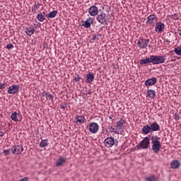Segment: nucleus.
<instances>
[{
    "label": "nucleus",
    "mask_w": 181,
    "mask_h": 181,
    "mask_svg": "<svg viewBox=\"0 0 181 181\" xmlns=\"http://www.w3.org/2000/svg\"><path fill=\"white\" fill-rule=\"evenodd\" d=\"M103 144L105 146H106V148H112L114 145H115V146H118V144L115 142V139H114V137L106 138L104 140Z\"/></svg>",
    "instance_id": "obj_1"
},
{
    "label": "nucleus",
    "mask_w": 181,
    "mask_h": 181,
    "mask_svg": "<svg viewBox=\"0 0 181 181\" xmlns=\"http://www.w3.org/2000/svg\"><path fill=\"white\" fill-rule=\"evenodd\" d=\"M153 136H152L151 141H152V147L151 149L154 152V153H158L160 151V141L158 140H153Z\"/></svg>",
    "instance_id": "obj_2"
},
{
    "label": "nucleus",
    "mask_w": 181,
    "mask_h": 181,
    "mask_svg": "<svg viewBox=\"0 0 181 181\" xmlns=\"http://www.w3.org/2000/svg\"><path fill=\"white\" fill-rule=\"evenodd\" d=\"M96 20L101 25H108V23H107V15L105 13H100L98 14L96 16Z\"/></svg>",
    "instance_id": "obj_3"
},
{
    "label": "nucleus",
    "mask_w": 181,
    "mask_h": 181,
    "mask_svg": "<svg viewBox=\"0 0 181 181\" xmlns=\"http://www.w3.org/2000/svg\"><path fill=\"white\" fill-rule=\"evenodd\" d=\"M149 39L145 40L144 38L140 39L137 42V45L139 49H146L148 47V45H149Z\"/></svg>",
    "instance_id": "obj_4"
},
{
    "label": "nucleus",
    "mask_w": 181,
    "mask_h": 181,
    "mask_svg": "<svg viewBox=\"0 0 181 181\" xmlns=\"http://www.w3.org/2000/svg\"><path fill=\"white\" fill-rule=\"evenodd\" d=\"M150 144L151 139L149 137H145L139 144V146L141 148V149H147Z\"/></svg>",
    "instance_id": "obj_5"
},
{
    "label": "nucleus",
    "mask_w": 181,
    "mask_h": 181,
    "mask_svg": "<svg viewBox=\"0 0 181 181\" xmlns=\"http://www.w3.org/2000/svg\"><path fill=\"white\" fill-rule=\"evenodd\" d=\"M11 152L14 153V155H20L23 152V146L21 145L13 146L11 147Z\"/></svg>",
    "instance_id": "obj_6"
},
{
    "label": "nucleus",
    "mask_w": 181,
    "mask_h": 181,
    "mask_svg": "<svg viewBox=\"0 0 181 181\" xmlns=\"http://www.w3.org/2000/svg\"><path fill=\"white\" fill-rule=\"evenodd\" d=\"M54 98V95L50 94V93L44 91L42 94L41 100L42 101H47V100H52L53 101V99Z\"/></svg>",
    "instance_id": "obj_7"
},
{
    "label": "nucleus",
    "mask_w": 181,
    "mask_h": 181,
    "mask_svg": "<svg viewBox=\"0 0 181 181\" xmlns=\"http://www.w3.org/2000/svg\"><path fill=\"white\" fill-rule=\"evenodd\" d=\"M165 60H166L165 56L154 55V64H162V63H165Z\"/></svg>",
    "instance_id": "obj_8"
},
{
    "label": "nucleus",
    "mask_w": 181,
    "mask_h": 181,
    "mask_svg": "<svg viewBox=\"0 0 181 181\" xmlns=\"http://www.w3.org/2000/svg\"><path fill=\"white\" fill-rule=\"evenodd\" d=\"M98 128H99V126L95 122H92L89 125V131L92 134H97V132H98Z\"/></svg>",
    "instance_id": "obj_9"
},
{
    "label": "nucleus",
    "mask_w": 181,
    "mask_h": 181,
    "mask_svg": "<svg viewBox=\"0 0 181 181\" xmlns=\"http://www.w3.org/2000/svg\"><path fill=\"white\" fill-rule=\"evenodd\" d=\"M88 13L90 16H97L98 15V7L95 6H92L88 9Z\"/></svg>",
    "instance_id": "obj_10"
},
{
    "label": "nucleus",
    "mask_w": 181,
    "mask_h": 181,
    "mask_svg": "<svg viewBox=\"0 0 181 181\" xmlns=\"http://www.w3.org/2000/svg\"><path fill=\"white\" fill-rule=\"evenodd\" d=\"M18 91H19V86L18 85H12L10 87H8V94H16Z\"/></svg>",
    "instance_id": "obj_11"
},
{
    "label": "nucleus",
    "mask_w": 181,
    "mask_h": 181,
    "mask_svg": "<svg viewBox=\"0 0 181 181\" xmlns=\"http://www.w3.org/2000/svg\"><path fill=\"white\" fill-rule=\"evenodd\" d=\"M157 19L156 16H155V14H152L147 18L146 24L155 25V21L156 22Z\"/></svg>",
    "instance_id": "obj_12"
},
{
    "label": "nucleus",
    "mask_w": 181,
    "mask_h": 181,
    "mask_svg": "<svg viewBox=\"0 0 181 181\" xmlns=\"http://www.w3.org/2000/svg\"><path fill=\"white\" fill-rule=\"evenodd\" d=\"M165 29V24L162 22H158L156 24L155 30L157 33H160Z\"/></svg>",
    "instance_id": "obj_13"
},
{
    "label": "nucleus",
    "mask_w": 181,
    "mask_h": 181,
    "mask_svg": "<svg viewBox=\"0 0 181 181\" xmlns=\"http://www.w3.org/2000/svg\"><path fill=\"white\" fill-rule=\"evenodd\" d=\"M158 81V78L153 77L151 78L147 79L144 84L146 86H155V84H156V82Z\"/></svg>",
    "instance_id": "obj_14"
},
{
    "label": "nucleus",
    "mask_w": 181,
    "mask_h": 181,
    "mask_svg": "<svg viewBox=\"0 0 181 181\" xmlns=\"http://www.w3.org/2000/svg\"><path fill=\"white\" fill-rule=\"evenodd\" d=\"M93 23H94V18L90 17L86 19V21H85L83 26H84V28H86L87 29H88V28L91 27V25H93Z\"/></svg>",
    "instance_id": "obj_15"
},
{
    "label": "nucleus",
    "mask_w": 181,
    "mask_h": 181,
    "mask_svg": "<svg viewBox=\"0 0 181 181\" xmlns=\"http://www.w3.org/2000/svg\"><path fill=\"white\" fill-rule=\"evenodd\" d=\"M66 160H67V159L66 158L61 156L57 160L55 165L57 167L63 166V165H64V163H66Z\"/></svg>",
    "instance_id": "obj_16"
},
{
    "label": "nucleus",
    "mask_w": 181,
    "mask_h": 181,
    "mask_svg": "<svg viewBox=\"0 0 181 181\" xmlns=\"http://www.w3.org/2000/svg\"><path fill=\"white\" fill-rule=\"evenodd\" d=\"M155 90H153V89H149L147 90L146 97H148V98H151V100H153V98H155Z\"/></svg>",
    "instance_id": "obj_17"
},
{
    "label": "nucleus",
    "mask_w": 181,
    "mask_h": 181,
    "mask_svg": "<svg viewBox=\"0 0 181 181\" xmlns=\"http://www.w3.org/2000/svg\"><path fill=\"white\" fill-rule=\"evenodd\" d=\"M150 129L153 132L160 131V127H159V124H158L156 122H154L151 124Z\"/></svg>",
    "instance_id": "obj_18"
},
{
    "label": "nucleus",
    "mask_w": 181,
    "mask_h": 181,
    "mask_svg": "<svg viewBox=\"0 0 181 181\" xmlns=\"http://www.w3.org/2000/svg\"><path fill=\"white\" fill-rule=\"evenodd\" d=\"M25 33H26L27 36H32L35 33V28L30 27V28H26L25 29Z\"/></svg>",
    "instance_id": "obj_19"
},
{
    "label": "nucleus",
    "mask_w": 181,
    "mask_h": 181,
    "mask_svg": "<svg viewBox=\"0 0 181 181\" xmlns=\"http://www.w3.org/2000/svg\"><path fill=\"white\" fill-rule=\"evenodd\" d=\"M76 119V124H84L86 122V117H84V116L77 115Z\"/></svg>",
    "instance_id": "obj_20"
},
{
    "label": "nucleus",
    "mask_w": 181,
    "mask_h": 181,
    "mask_svg": "<svg viewBox=\"0 0 181 181\" xmlns=\"http://www.w3.org/2000/svg\"><path fill=\"white\" fill-rule=\"evenodd\" d=\"M86 81L87 83H93L94 81V74L93 73H89L86 74Z\"/></svg>",
    "instance_id": "obj_21"
},
{
    "label": "nucleus",
    "mask_w": 181,
    "mask_h": 181,
    "mask_svg": "<svg viewBox=\"0 0 181 181\" xmlns=\"http://www.w3.org/2000/svg\"><path fill=\"white\" fill-rule=\"evenodd\" d=\"M124 124H125V120L123 119H120L119 121L117 123V129H124Z\"/></svg>",
    "instance_id": "obj_22"
},
{
    "label": "nucleus",
    "mask_w": 181,
    "mask_h": 181,
    "mask_svg": "<svg viewBox=\"0 0 181 181\" xmlns=\"http://www.w3.org/2000/svg\"><path fill=\"white\" fill-rule=\"evenodd\" d=\"M179 166H180V163H179L177 160H174L170 163V167L172 169H177Z\"/></svg>",
    "instance_id": "obj_23"
},
{
    "label": "nucleus",
    "mask_w": 181,
    "mask_h": 181,
    "mask_svg": "<svg viewBox=\"0 0 181 181\" xmlns=\"http://www.w3.org/2000/svg\"><path fill=\"white\" fill-rule=\"evenodd\" d=\"M151 132V127L148 125H145L142 128V133L144 134V135H148Z\"/></svg>",
    "instance_id": "obj_24"
},
{
    "label": "nucleus",
    "mask_w": 181,
    "mask_h": 181,
    "mask_svg": "<svg viewBox=\"0 0 181 181\" xmlns=\"http://www.w3.org/2000/svg\"><path fill=\"white\" fill-rule=\"evenodd\" d=\"M57 13H58V11H56V10H54V11H52L49 12V13L47 15V18H56V15H57Z\"/></svg>",
    "instance_id": "obj_25"
},
{
    "label": "nucleus",
    "mask_w": 181,
    "mask_h": 181,
    "mask_svg": "<svg viewBox=\"0 0 181 181\" xmlns=\"http://www.w3.org/2000/svg\"><path fill=\"white\" fill-rule=\"evenodd\" d=\"M37 21H39L40 22H43L46 20V18H45V16L43 15V13H39L37 15Z\"/></svg>",
    "instance_id": "obj_26"
},
{
    "label": "nucleus",
    "mask_w": 181,
    "mask_h": 181,
    "mask_svg": "<svg viewBox=\"0 0 181 181\" xmlns=\"http://www.w3.org/2000/svg\"><path fill=\"white\" fill-rule=\"evenodd\" d=\"M20 115L18 114V112H14L11 114V119L13 120V121H15V122H18V117H19Z\"/></svg>",
    "instance_id": "obj_27"
},
{
    "label": "nucleus",
    "mask_w": 181,
    "mask_h": 181,
    "mask_svg": "<svg viewBox=\"0 0 181 181\" xmlns=\"http://www.w3.org/2000/svg\"><path fill=\"white\" fill-rule=\"evenodd\" d=\"M47 145H48L47 139L42 140L40 143V148H46V146H47Z\"/></svg>",
    "instance_id": "obj_28"
},
{
    "label": "nucleus",
    "mask_w": 181,
    "mask_h": 181,
    "mask_svg": "<svg viewBox=\"0 0 181 181\" xmlns=\"http://www.w3.org/2000/svg\"><path fill=\"white\" fill-rule=\"evenodd\" d=\"M158 178L155 175L146 177V181H157Z\"/></svg>",
    "instance_id": "obj_29"
},
{
    "label": "nucleus",
    "mask_w": 181,
    "mask_h": 181,
    "mask_svg": "<svg viewBox=\"0 0 181 181\" xmlns=\"http://www.w3.org/2000/svg\"><path fill=\"white\" fill-rule=\"evenodd\" d=\"M174 52L177 56H181V46L175 47Z\"/></svg>",
    "instance_id": "obj_30"
},
{
    "label": "nucleus",
    "mask_w": 181,
    "mask_h": 181,
    "mask_svg": "<svg viewBox=\"0 0 181 181\" xmlns=\"http://www.w3.org/2000/svg\"><path fill=\"white\" fill-rule=\"evenodd\" d=\"M147 59H148V63H152V64H155V55H151Z\"/></svg>",
    "instance_id": "obj_31"
},
{
    "label": "nucleus",
    "mask_w": 181,
    "mask_h": 181,
    "mask_svg": "<svg viewBox=\"0 0 181 181\" xmlns=\"http://www.w3.org/2000/svg\"><path fill=\"white\" fill-rule=\"evenodd\" d=\"M148 63H149V59L148 58L140 60V64H141V66H144V64H148Z\"/></svg>",
    "instance_id": "obj_32"
},
{
    "label": "nucleus",
    "mask_w": 181,
    "mask_h": 181,
    "mask_svg": "<svg viewBox=\"0 0 181 181\" xmlns=\"http://www.w3.org/2000/svg\"><path fill=\"white\" fill-rule=\"evenodd\" d=\"M39 9V4H35L34 6L32 8V12H36Z\"/></svg>",
    "instance_id": "obj_33"
},
{
    "label": "nucleus",
    "mask_w": 181,
    "mask_h": 181,
    "mask_svg": "<svg viewBox=\"0 0 181 181\" xmlns=\"http://www.w3.org/2000/svg\"><path fill=\"white\" fill-rule=\"evenodd\" d=\"M81 80V77H80V75L77 74L76 77L74 78V81H76V83H78Z\"/></svg>",
    "instance_id": "obj_34"
},
{
    "label": "nucleus",
    "mask_w": 181,
    "mask_h": 181,
    "mask_svg": "<svg viewBox=\"0 0 181 181\" xmlns=\"http://www.w3.org/2000/svg\"><path fill=\"white\" fill-rule=\"evenodd\" d=\"M172 19H174V21H177V19H179V16L177 14H174L172 16Z\"/></svg>",
    "instance_id": "obj_35"
},
{
    "label": "nucleus",
    "mask_w": 181,
    "mask_h": 181,
    "mask_svg": "<svg viewBox=\"0 0 181 181\" xmlns=\"http://www.w3.org/2000/svg\"><path fill=\"white\" fill-rule=\"evenodd\" d=\"M174 118H175V119L176 121H179V119H180V117H179V114L175 113V114L174 115Z\"/></svg>",
    "instance_id": "obj_36"
},
{
    "label": "nucleus",
    "mask_w": 181,
    "mask_h": 181,
    "mask_svg": "<svg viewBox=\"0 0 181 181\" xmlns=\"http://www.w3.org/2000/svg\"><path fill=\"white\" fill-rule=\"evenodd\" d=\"M4 153L6 156L9 155V153H11V150H9V149L4 150Z\"/></svg>",
    "instance_id": "obj_37"
},
{
    "label": "nucleus",
    "mask_w": 181,
    "mask_h": 181,
    "mask_svg": "<svg viewBox=\"0 0 181 181\" xmlns=\"http://www.w3.org/2000/svg\"><path fill=\"white\" fill-rule=\"evenodd\" d=\"M6 49H13V44H8L6 45Z\"/></svg>",
    "instance_id": "obj_38"
},
{
    "label": "nucleus",
    "mask_w": 181,
    "mask_h": 181,
    "mask_svg": "<svg viewBox=\"0 0 181 181\" xmlns=\"http://www.w3.org/2000/svg\"><path fill=\"white\" fill-rule=\"evenodd\" d=\"M6 86V83H0V89L4 90V88H5Z\"/></svg>",
    "instance_id": "obj_39"
},
{
    "label": "nucleus",
    "mask_w": 181,
    "mask_h": 181,
    "mask_svg": "<svg viewBox=\"0 0 181 181\" xmlns=\"http://www.w3.org/2000/svg\"><path fill=\"white\" fill-rule=\"evenodd\" d=\"M109 129H110L111 132L117 133V132H115V128H114L112 126H111L110 128H109Z\"/></svg>",
    "instance_id": "obj_40"
},
{
    "label": "nucleus",
    "mask_w": 181,
    "mask_h": 181,
    "mask_svg": "<svg viewBox=\"0 0 181 181\" xmlns=\"http://www.w3.org/2000/svg\"><path fill=\"white\" fill-rule=\"evenodd\" d=\"M28 180H29V177H25L23 179L20 180V181H28Z\"/></svg>",
    "instance_id": "obj_41"
},
{
    "label": "nucleus",
    "mask_w": 181,
    "mask_h": 181,
    "mask_svg": "<svg viewBox=\"0 0 181 181\" xmlns=\"http://www.w3.org/2000/svg\"><path fill=\"white\" fill-rule=\"evenodd\" d=\"M159 139H160V137H158V136L153 137V141H159Z\"/></svg>",
    "instance_id": "obj_42"
},
{
    "label": "nucleus",
    "mask_w": 181,
    "mask_h": 181,
    "mask_svg": "<svg viewBox=\"0 0 181 181\" xmlns=\"http://www.w3.org/2000/svg\"><path fill=\"white\" fill-rule=\"evenodd\" d=\"M0 136H4V132L0 131Z\"/></svg>",
    "instance_id": "obj_43"
},
{
    "label": "nucleus",
    "mask_w": 181,
    "mask_h": 181,
    "mask_svg": "<svg viewBox=\"0 0 181 181\" xmlns=\"http://www.w3.org/2000/svg\"><path fill=\"white\" fill-rule=\"evenodd\" d=\"M113 117H114L113 115L110 116L109 119H112Z\"/></svg>",
    "instance_id": "obj_44"
},
{
    "label": "nucleus",
    "mask_w": 181,
    "mask_h": 181,
    "mask_svg": "<svg viewBox=\"0 0 181 181\" xmlns=\"http://www.w3.org/2000/svg\"><path fill=\"white\" fill-rule=\"evenodd\" d=\"M61 108H62V110H64V108H66V107L64 105H61Z\"/></svg>",
    "instance_id": "obj_45"
},
{
    "label": "nucleus",
    "mask_w": 181,
    "mask_h": 181,
    "mask_svg": "<svg viewBox=\"0 0 181 181\" xmlns=\"http://www.w3.org/2000/svg\"><path fill=\"white\" fill-rule=\"evenodd\" d=\"M95 39H97L96 37H93V40H95Z\"/></svg>",
    "instance_id": "obj_46"
},
{
    "label": "nucleus",
    "mask_w": 181,
    "mask_h": 181,
    "mask_svg": "<svg viewBox=\"0 0 181 181\" xmlns=\"http://www.w3.org/2000/svg\"><path fill=\"white\" fill-rule=\"evenodd\" d=\"M42 13V15H44V16L45 15V11H43Z\"/></svg>",
    "instance_id": "obj_47"
},
{
    "label": "nucleus",
    "mask_w": 181,
    "mask_h": 181,
    "mask_svg": "<svg viewBox=\"0 0 181 181\" xmlns=\"http://www.w3.org/2000/svg\"><path fill=\"white\" fill-rule=\"evenodd\" d=\"M166 42H167L168 43H169L170 41H169V40H167Z\"/></svg>",
    "instance_id": "obj_48"
},
{
    "label": "nucleus",
    "mask_w": 181,
    "mask_h": 181,
    "mask_svg": "<svg viewBox=\"0 0 181 181\" xmlns=\"http://www.w3.org/2000/svg\"><path fill=\"white\" fill-rule=\"evenodd\" d=\"M88 94H91V92H89Z\"/></svg>",
    "instance_id": "obj_49"
}]
</instances>
